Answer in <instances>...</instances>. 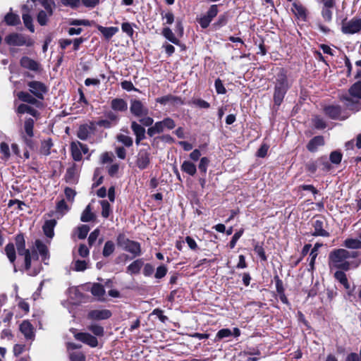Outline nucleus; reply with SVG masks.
Returning a JSON list of instances; mask_svg holds the SVG:
<instances>
[{
	"label": "nucleus",
	"mask_w": 361,
	"mask_h": 361,
	"mask_svg": "<svg viewBox=\"0 0 361 361\" xmlns=\"http://www.w3.org/2000/svg\"><path fill=\"white\" fill-rule=\"evenodd\" d=\"M116 140L121 142L127 147H130L133 145V138L128 135L124 134H118L116 136Z\"/></svg>",
	"instance_id": "37998d69"
},
{
	"label": "nucleus",
	"mask_w": 361,
	"mask_h": 361,
	"mask_svg": "<svg viewBox=\"0 0 361 361\" xmlns=\"http://www.w3.org/2000/svg\"><path fill=\"white\" fill-rule=\"evenodd\" d=\"M53 146V143L51 142V139H48L46 140L42 141L41 148H40V152L43 155L48 156L50 154V149L51 147Z\"/></svg>",
	"instance_id": "79ce46f5"
},
{
	"label": "nucleus",
	"mask_w": 361,
	"mask_h": 361,
	"mask_svg": "<svg viewBox=\"0 0 361 361\" xmlns=\"http://www.w3.org/2000/svg\"><path fill=\"white\" fill-rule=\"evenodd\" d=\"M75 338L92 348H94L98 345L97 338L88 333H78L75 334Z\"/></svg>",
	"instance_id": "ddd939ff"
},
{
	"label": "nucleus",
	"mask_w": 361,
	"mask_h": 361,
	"mask_svg": "<svg viewBox=\"0 0 361 361\" xmlns=\"http://www.w3.org/2000/svg\"><path fill=\"white\" fill-rule=\"evenodd\" d=\"M56 209L61 213H65L69 210V207L64 200H61L57 203Z\"/></svg>",
	"instance_id": "338daca9"
},
{
	"label": "nucleus",
	"mask_w": 361,
	"mask_h": 361,
	"mask_svg": "<svg viewBox=\"0 0 361 361\" xmlns=\"http://www.w3.org/2000/svg\"><path fill=\"white\" fill-rule=\"evenodd\" d=\"M71 149L73 159L76 161H80L82 157L81 153V143L80 142H72Z\"/></svg>",
	"instance_id": "4be33fe9"
},
{
	"label": "nucleus",
	"mask_w": 361,
	"mask_h": 361,
	"mask_svg": "<svg viewBox=\"0 0 361 361\" xmlns=\"http://www.w3.org/2000/svg\"><path fill=\"white\" fill-rule=\"evenodd\" d=\"M291 10L298 18L302 19L305 18L306 10L301 4L298 3H293L292 5Z\"/></svg>",
	"instance_id": "7c9ffc66"
},
{
	"label": "nucleus",
	"mask_w": 361,
	"mask_h": 361,
	"mask_svg": "<svg viewBox=\"0 0 361 361\" xmlns=\"http://www.w3.org/2000/svg\"><path fill=\"white\" fill-rule=\"evenodd\" d=\"M34 123H35L34 120L30 118L26 119L24 123V130H25V133L26 134V136L24 134H23L22 137H23L25 143L29 147H32V137L34 135V133H33Z\"/></svg>",
	"instance_id": "9b49d317"
},
{
	"label": "nucleus",
	"mask_w": 361,
	"mask_h": 361,
	"mask_svg": "<svg viewBox=\"0 0 361 361\" xmlns=\"http://www.w3.org/2000/svg\"><path fill=\"white\" fill-rule=\"evenodd\" d=\"M111 316V313L108 310H93L89 312L87 318L92 320L106 319Z\"/></svg>",
	"instance_id": "4468645a"
},
{
	"label": "nucleus",
	"mask_w": 361,
	"mask_h": 361,
	"mask_svg": "<svg viewBox=\"0 0 361 361\" xmlns=\"http://www.w3.org/2000/svg\"><path fill=\"white\" fill-rule=\"evenodd\" d=\"M336 4L329 5V6H324L322 10V16L323 18L327 21L330 22L332 19V8L335 6Z\"/></svg>",
	"instance_id": "4c0bfd02"
},
{
	"label": "nucleus",
	"mask_w": 361,
	"mask_h": 361,
	"mask_svg": "<svg viewBox=\"0 0 361 361\" xmlns=\"http://www.w3.org/2000/svg\"><path fill=\"white\" fill-rule=\"evenodd\" d=\"M181 170L190 176H194L197 172L195 164L190 161H184L181 165Z\"/></svg>",
	"instance_id": "cd10ccee"
},
{
	"label": "nucleus",
	"mask_w": 361,
	"mask_h": 361,
	"mask_svg": "<svg viewBox=\"0 0 361 361\" xmlns=\"http://www.w3.org/2000/svg\"><path fill=\"white\" fill-rule=\"evenodd\" d=\"M78 176V175L76 168L75 166H72L66 170L65 179L67 183L73 184L77 182Z\"/></svg>",
	"instance_id": "5701e85b"
},
{
	"label": "nucleus",
	"mask_w": 361,
	"mask_h": 361,
	"mask_svg": "<svg viewBox=\"0 0 361 361\" xmlns=\"http://www.w3.org/2000/svg\"><path fill=\"white\" fill-rule=\"evenodd\" d=\"M5 252L9 261L13 263L16 260V250L13 243H8L5 247Z\"/></svg>",
	"instance_id": "a19ab883"
},
{
	"label": "nucleus",
	"mask_w": 361,
	"mask_h": 361,
	"mask_svg": "<svg viewBox=\"0 0 361 361\" xmlns=\"http://www.w3.org/2000/svg\"><path fill=\"white\" fill-rule=\"evenodd\" d=\"M326 224L325 219L323 217H319L312 221V226L314 229V233H312L314 236H322V237H328L329 236V233L326 231L324 227Z\"/></svg>",
	"instance_id": "f8f14e48"
},
{
	"label": "nucleus",
	"mask_w": 361,
	"mask_h": 361,
	"mask_svg": "<svg viewBox=\"0 0 361 361\" xmlns=\"http://www.w3.org/2000/svg\"><path fill=\"white\" fill-rule=\"evenodd\" d=\"M355 257H357L355 251H348L345 249L335 250L329 255L330 266L347 271L350 269V263L348 260Z\"/></svg>",
	"instance_id": "f257e3e1"
},
{
	"label": "nucleus",
	"mask_w": 361,
	"mask_h": 361,
	"mask_svg": "<svg viewBox=\"0 0 361 361\" xmlns=\"http://www.w3.org/2000/svg\"><path fill=\"white\" fill-rule=\"evenodd\" d=\"M5 42L10 46H26L32 47L34 45V40L29 36L21 33H11L5 37Z\"/></svg>",
	"instance_id": "39448f33"
},
{
	"label": "nucleus",
	"mask_w": 361,
	"mask_h": 361,
	"mask_svg": "<svg viewBox=\"0 0 361 361\" xmlns=\"http://www.w3.org/2000/svg\"><path fill=\"white\" fill-rule=\"evenodd\" d=\"M87 329L97 336H102L104 335V329L100 325L91 324L87 327Z\"/></svg>",
	"instance_id": "3c124183"
},
{
	"label": "nucleus",
	"mask_w": 361,
	"mask_h": 361,
	"mask_svg": "<svg viewBox=\"0 0 361 361\" xmlns=\"http://www.w3.org/2000/svg\"><path fill=\"white\" fill-rule=\"evenodd\" d=\"M320 246H321L320 244L316 243L314 245V247L312 249L311 252L310 254V260L309 265L312 269L314 268V262H315L316 257L317 256V251H318L319 248L320 247Z\"/></svg>",
	"instance_id": "8fccbe9b"
},
{
	"label": "nucleus",
	"mask_w": 361,
	"mask_h": 361,
	"mask_svg": "<svg viewBox=\"0 0 361 361\" xmlns=\"http://www.w3.org/2000/svg\"><path fill=\"white\" fill-rule=\"evenodd\" d=\"M71 361H85V357L81 352L73 353L71 355Z\"/></svg>",
	"instance_id": "774afa93"
},
{
	"label": "nucleus",
	"mask_w": 361,
	"mask_h": 361,
	"mask_svg": "<svg viewBox=\"0 0 361 361\" xmlns=\"http://www.w3.org/2000/svg\"><path fill=\"white\" fill-rule=\"evenodd\" d=\"M53 13L54 12H51L49 13V11H39L37 16V23L42 26L46 25L49 21V18L53 15Z\"/></svg>",
	"instance_id": "bb28decb"
},
{
	"label": "nucleus",
	"mask_w": 361,
	"mask_h": 361,
	"mask_svg": "<svg viewBox=\"0 0 361 361\" xmlns=\"http://www.w3.org/2000/svg\"><path fill=\"white\" fill-rule=\"evenodd\" d=\"M323 161V158H319L315 161H310L305 165L306 169L311 173H314L319 166V162H322Z\"/></svg>",
	"instance_id": "49530a36"
},
{
	"label": "nucleus",
	"mask_w": 361,
	"mask_h": 361,
	"mask_svg": "<svg viewBox=\"0 0 361 361\" xmlns=\"http://www.w3.org/2000/svg\"><path fill=\"white\" fill-rule=\"evenodd\" d=\"M181 99L177 97L168 94L161 97H159L156 99V102L157 103H159L161 104H166L168 103H178L180 102Z\"/></svg>",
	"instance_id": "473e14b6"
},
{
	"label": "nucleus",
	"mask_w": 361,
	"mask_h": 361,
	"mask_svg": "<svg viewBox=\"0 0 361 361\" xmlns=\"http://www.w3.org/2000/svg\"><path fill=\"white\" fill-rule=\"evenodd\" d=\"M4 20L8 25H17L20 23V19L18 15L10 12L4 17Z\"/></svg>",
	"instance_id": "c756f323"
},
{
	"label": "nucleus",
	"mask_w": 361,
	"mask_h": 361,
	"mask_svg": "<svg viewBox=\"0 0 361 361\" xmlns=\"http://www.w3.org/2000/svg\"><path fill=\"white\" fill-rule=\"evenodd\" d=\"M37 2L40 4L42 6H43L44 8V11H49V13L51 12H54V10L56 7V4L54 0H39Z\"/></svg>",
	"instance_id": "c03bdc74"
},
{
	"label": "nucleus",
	"mask_w": 361,
	"mask_h": 361,
	"mask_svg": "<svg viewBox=\"0 0 361 361\" xmlns=\"http://www.w3.org/2000/svg\"><path fill=\"white\" fill-rule=\"evenodd\" d=\"M20 65L22 67L29 69L32 71H38L40 68V65L36 61L27 57L23 56L20 59Z\"/></svg>",
	"instance_id": "2eb2a0df"
},
{
	"label": "nucleus",
	"mask_w": 361,
	"mask_h": 361,
	"mask_svg": "<svg viewBox=\"0 0 361 361\" xmlns=\"http://www.w3.org/2000/svg\"><path fill=\"white\" fill-rule=\"evenodd\" d=\"M335 279L338 281L345 289L350 288V284L348 281L345 274L342 271H337L334 274Z\"/></svg>",
	"instance_id": "c9c22d12"
},
{
	"label": "nucleus",
	"mask_w": 361,
	"mask_h": 361,
	"mask_svg": "<svg viewBox=\"0 0 361 361\" xmlns=\"http://www.w3.org/2000/svg\"><path fill=\"white\" fill-rule=\"evenodd\" d=\"M342 154L338 151L332 152L330 154V161L335 164H338L341 161Z\"/></svg>",
	"instance_id": "e2e57ef3"
},
{
	"label": "nucleus",
	"mask_w": 361,
	"mask_h": 361,
	"mask_svg": "<svg viewBox=\"0 0 361 361\" xmlns=\"http://www.w3.org/2000/svg\"><path fill=\"white\" fill-rule=\"evenodd\" d=\"M25 257V267L26 270H28L31 267V260L32 258H38L37 254L36 253V251L32 250L31 252L30 251L28 252V253H25L23 255Z\"/></svg>",
	"instance_id": "a18cd8bd"
},
{
	"label": "nucleus",
	"mask_w": 361,
	"mask_h": 361,
	"mask_svg": "<svg viewBox=\"0 0 361 361\" xmlns=\"http://www.w3.org/2000/svg\"><path fill=\"white\" fill-rule=\"evenodd\" d=\"M97 29L104 36V37L108 39L112 37L118 31V28L116 27H106L102 25H98Z\"/></svg>",
	"instance_id": "393cba45"
},
{
	"label": "nucleus",
	"mask_w": 361,
	"mask_h": 361,
	"mask_svg": "<svg viewBox=\"0 0 361 361\" xmlns=\"http://www.w3.org/2000/svg\"><path fill=\"white\" fill-rule=\"evenodd\" d=\"M130 127L135 137H145V129L140 124L136 121H132Z\"/></svg>",
	"instance_id": "f704fd0d"
},
{
	"label": "nucleus",
	"mask_w": 361,
	"mask_h": 361,
	"mask_svg": "<svg viewBox=\"0 0 361 361\" xmlns=\"http://www.w3.org/2000/svg\"><path fill=\"white\" fill-rule=\"evenodd\" d=\"M130 111L136 117H142L147 116L149 114L148 108L141 101L137 99H132L130 101Z\"/></svg>",
	"instance_id": "9d476101"
},
{
	"label": "nucleus",
	"mask_w": 361,
	"mask_h": 361,
	"mask_svg": "<svg viewBox=\"0 0 361 361\" xmlns=\"http://www.w3.org/2000/svg\"><path fill=\"white\" fill-rule=\"evenodd\" d=\"M151 159L149 147L140 149L136 156L135 164L139 169L144 170L149 166Z\"/></svg>",
	"instance_id": "0eeeda50"
},
{
	"label": "nucleus",
	"mask_w": 361,
	"mask_h": 361,
	"mask_svg": "<svg viewBox=\"0 0 361 361\" xmlns=\"http://www.w3.org/2000/svg\"><path fill=\"white\" fill-rule=\"evenodd\" d=\"M344 245L350 249L361 248V240L358 239L349 238L345 240Z\"/></svg>",
	"instance_id": "de8ad7c7"
},
{
	"label": "nucleus",
	"mask_w": 361,
	"mask_h": 361,
	"mask_svg": "<svg viewBox=\"0 0 361 361\" xmlns=\"http://www.w3.org/2000/svg\"><path fill=\"white\" fill-rule=\"evenodd\" d=\"M35 247L36 250L35 251H37L39 254L42 257V259L43 262L48 259L49 258V253L47 246L43 243L40 240H36L35 242Z\"/></svg>",
	"instance_id": "dca6fc26"
},
{
	"label": "nucleus",
	"mask_w": 361,
	"mask_h": 361,
	"mask_svg": "<svg viewBox=\"0 0 361 361\" xmlns=\"http://www.w3.org/2000/svg\"><path fill=\"white\" fill-rule=\"evenodd\" d=\"M290 87L286 73L283 70H280L276 76L274 92V102L277 106L281 105L283 98Z\"/></svg>",
	"instance_id": "f03ea898"
},
{
	"label": "nucleus",
	"mask_w": 361,
	"mask_h": 361,
	"mask_svg": "<svg viewBox=\"0 0 361 361\" xmlns=\"http://www.w3.org/2000/svg\"><path fill=\"white\" fill-rule=\"evenodd\" d=\"M22 19L25 26L31 32H35V27L32 23V17L30 13H22Z\"/></svg>",
	"instance_id": "e433bc0d"
},
{
	"label": "nucleus",
	"mask_w": 361,
	"mask_h": 361,
	"mask_svg": "<svg viewBox=\"0 0 361 361\" xmlns=\"http://www.w3.org/2000/svg\"><path fill=\"white\" fill-rule=\"evenodd\" d=\"M61 1L63 6L72 8H78L80 4V0H61Z\"/></svg>",
	"instance_id": "0e129e2a"
},
{
	"label": "nucleus",
	"mask_w": 361,
	"mask_h": 361,
	"mask_svg": "<svg viewBox=\"0 0 361 361\" xmlns=\"http://www.w3.org/2000/svg\"><path fill=\"white\" fill-rule=\"evenodd\" d=\"M15 241L18 252L20 255H23V254L28 253V252H30V250L25 248V241L23 234H18L16 236Z\"/></svg>",
	"instance_id": "6ab92c4d"
},
{
	"label": "nucleus",
	"mask_w": 361,
	"mask_h": 361,
	"mask_svg": "<svg viewBox=\"0 0 361 361\" xmlns=\"http://www.w3.org/2000/svg\"><path fill=\"white\" fill-rule=\"evenodd\" d=\"M232 336V331L229 329H222L219 330L216 335V341L221 340Z\"/></svg>",
	"instance_id": "603ef678"
},
{
	"label": "nucleus",
	"mask_w": 361,
	"mask_h": 361,
	"mask_svg": "<svg viewBox=\"0 0 361 361\" xmlns=\"http://www.w3.org/2000/svg\"><path fill=\"white\" fill-rule=\"evenodd\" d=\"M324 145V140L323 136L318 135L314 137L312 139L310 140V142L307 145V149L311 152H315L319 147L323 146Z\"/></svg>",
	"instance_id": "f3484780"
},
{
	"label": "nucleus",
	"mask_w": 361,
	"mask_h": 361,
	"mask_svg": "<svg viewBox=\"0 0 361 361\" xmlns=\"http://www.w3.org/2000/svg\"><path fill=\"white\" fill-rule=\"evenodd\" d=\"M21 333L27 339H32L34 337V331L32 325L27 321H23L20 325Z\"/></svg>",
	"instance_id": "a211bd4d"
},
{
	"label": "nucleus",
	"mask_w": 361,
	"mask_h": 361,
	"mask_svg": "<svg viewBox=\"0 0 361 361\" xmlns=\"http://www.w3.org/2000/svg\"><path fill=\"white\" fill-rule=\"evenodd\" d=\"M209 164V160L207 157H202L200 159V161L198 165L199 170L204 175L207 173V167Z\"/></svg>",
	"instance_id": "6e6d98bb"
},
{
	"label": "nucleus",
	"mask_w": 361,
	"mask_h": 361,
	"mask_svg": "<svg viewBox=\"0 0 361 361\" xmlns=\"http://www.w3.org/2000/svg\"><path fill=\"white\" fill-rule=\"evenodd\" d=\"M90 134L89 128L87 126H81L78 132V137L80 140H86Z\"/></svg>",
	"instance_id": "5fc2aeb1"
},
{
	"label": "nucleus",
	"mask_w": 361,
	"mask_h": 361,
	"mask_svg": "<svg viewBox=\"0 0 361 361\" xmlns=\"http://www.w3.org/2000/svg\"><path fill=\"white\" fill-rule=\"evenodd\" d=\"M18 97L21 101L31 104H35L37 102V99L32 95L26 92H19L18 93Z\"/></svg>",
	"instance_id": "72a5a7b5"
},
{
	"label": "nucleus",
	"mask_w": 361,
	"mask_h": 361,
	"mask_svg": "<svg viewBox=\"0 0 361 361\" xmlns=\"http://www.w3.org/2000/svg\"><path fill=\"white\" fill-rule=\"evenodd\" d=\"M91 293L93 295L100 298L104 295L105 290L102 285L94 283L92 286Z\"/></svg>",
	"instance_id": "09e8293b"
},
{
	"label": "nucleus",
	"mask_w": 361,
	"mask_h": 361,
	"mask_svg": "<svg viewBox=\"0 0 361 361\" xmlns=\"http://www.w3.org/2000/svg\"><path fill=\"white\" fill-rule=\"evenodd\" d=\"M254 251L261 258L262 260H267L264 250L261 245L257 243L254 247Z\"/></svg>",
	"instance_id": "052dcab7"
},
{
	"label": "nucleus",
	"mask_w": 361,
	"mask_h": 361,
	"mask_svg": "<svg viewBox=\"0 0 361 361\" xmlns=\"http://www.w3.org/2000/svg\"><path fill=\"white\" fill-rule=\"evenodd\" d=\"M111 107L114 111H125L128 109V104L124 99L116 98L111 100Z\"/></svg>",
	"instance_id": "aec40b11"
},
{
	"label": "nucleus",
	"mask_w": 361,
	"mask_h": 361,
	"mask_svg": "<svg viewBox=\"0 0 361 361\" xmlns=\"http://www.w3.org/2000/svg\"><path fill=\"white\" fill-rule=\"evenodd\" d=\"M56 225L55 219H50L45 221L43 226V231L46 236L52 238L54 235V229Z\"/></svg>",
	"instance_id": "412c9836"
},
{
	"label": "nucleus",
	"mask_w": 361,
	"mask_h": 361,
	"mask_svg": "<svg viewBox=\"0 0 361 361\" xmlns=\"http://www.w3.org/2000/svg\"><path fill=\"white\" fill-rule=\"evenodd\" d=\"M115 250V245L113 241L108 240L105 243L102 255L104 257H107L113 254Z\"/></svg>",
	"instance_id": "ea45409f"
},
{
	"label": "nucleus",
	"mask_w": 361,
	"mask_h": 361,
	"mask_svg": "<svg viewBox=\"0 0 361 361\" xmlns=\"http://www.w3.org/2000/svg\"><path fill=\"white\" fill-rule=\"evenodd\" d=\"M17 112L18 114L27 113L35 117L37 116L38 115V111L36 109L24 104H21L18 106Z\"/></svg>",
	"instance_id": "2f4dec72"
},
{
	"label": "nucleus",
	"mask_w": 361,
	"mask_h": 361,
	"mask_svg": "<svg viewBox=\"0 0 361 361\" xmlns=\"http://www.w3.org/2000/svg\"><path fill=\"white\" fill-rule=\"evenodd\" d=\"M90 231L87 225H81L78 228V236L80 239H85Z\"/></svg>",
	"instance_id": "4d7b16f0"
},
{
	"label": "nucleus",
	"mask_w": 361,
	"mask_h": 361,
	"mask_svg": "<svg viewBox=\"0 0 361 361\" xmlns=\"http://www.w3.org/2000/svg\"><path fill=\"white\" fill-rule=\"evenodd\" d=\"M30 92L39 99H44V94L47 93L48 89L47 86L39 81H30L27 82Z\"/></svg>",
	"instance_id": "6e6552de"
},
{
	"label": "nucleus",
	"mask_w": 361,
	"mask_h": 361,
	"mask_svg": "<svg viewBox=\"0 0 361 361\" xmlns=\"http://www.w3.org/2000/svg\"><path fill=\"white\" fill-rule=\"evenodd\" d=\"M117 245L122 250L130 253L133 258L138 257L141 255L140 244L136 241L131 240L126 236L120 233L116 239Z\"/></svg>",
	"instance_id": "20e7f679"
},
{
	"label": "nucleus",
	"mask_w": 361,
	"mask_h": 361,
	"mask_svg": "<svg viewBox=\"0 0 361 361\" xmlns=\"http://www.w3.org/2000/svg\"><path fill=\"white\" fill-rule=\"evenodd\" d=\"M361 30V19L353 18L342 23L341 30L345 34H355Z\"/></svg>",
	"instance_id": "1a4fd4ad"
},
{
	"label": "nucleus",
	"mask_w": 361,
	"mask_h": 361,
	"mask_svg": "<svg viewBox=\"0 0 361 361\" xmlns=\"http://www.w3.org/2000/svg\"><path fill=\"white\" fill-rule=\"evenodd\" d=\"M162 35L171 43L179 45L180 40L175 36V34L172 32L171 28L166 27L163 28L161 32Z\"/></svg>",
	"instance_id": "a878e982"
},
{
	"label": "nucleus",
	"mask_w": 361,
	"mask_h": 361,
	"mask_svg": "<svg viewBox=\"0 0 361 361\" xmlns=\"http://www.w3.org/2000/svg\"><path fill=\"white\" fill-rule=\"evenodd\" d=\"M324 112L331 118H338L341 115V108L338 106H329L325 107Z\"/></svg>",
	"instance_id": "c85d7f7f"
},
{
	"label": "nucleus",
	"mask_w": 361,
	"mask_h": 361,
	"mask_svg": "<svg viewBox=\"0 0 361 361\" xmlns=\"http://www.w3.org/2000/svg\"><path fill=\"white\" fill-rule=\"evenodd\" d=\"M219 12L217 5H212L205 15L210 20H212L216 16Z\"/></svg>",
	"instance_id": "680f3d73"
},
{
	"label": "nucleus",
	"mask_w": 361,
	"mask_h": 361,
	"mask_svg": "<svg viewBox=\"0 0 361 361\" xmlns=\"http://www.w3.org/2000/svg\"><path fill=\"white\" fill-rule=\"evenodd\" d=\"M101 206H102V216L104 218L109 217L111 212L110 209V204L106 200H102L100 202Z\"/></svg>",
	"instance_id": "864d4df0"
},
{
	"label": "nucleus",
	"mask_w": 361,
	"mask_h": 361,
	"mask_svg": "<svg viewBox=\"0 0 361 361\" xmlns=\"http://www.w3.org/2000/svg\"><path fill=\"white\" fill-rule=\"evenodd\" d=\"M87 269V262L85 260H75L74 262L73 269L76 271H83Z\"/></svg>",
	"instance_id": "13d9d810"
},
{
	"label": "nucleus",
	"mask_w": 361,
	"mask_h": 361,
	"mask_svg": "<svg viewBox=\"0 0 361 361\" xmlns=\"http://www.w3.org/2000/svg\"><path fill=\"white\" fill-rule=\"evenodd\" d=\"M176 127L175 121L170 117H166L161 121L156 122L154 126L147 129V134L149 137H153L156 134H159L165 129L172 130Z\"/></svg>",
	"instance_id": "423d86ee"
},
{
	"label": "nucleus",
	"mask_w": 361,
	"mask_h": 361,
	"mask_svg": "<svg viewBox=\"0 0 361 361\" xmlns=\"http://www.w3.org/2000/svg\"><path fill=\"white\" fill-rule=\"evenodd\" d=\"M94 219V214L91 212L90 205H87L82 215L80 216V220L82 222H89Z\"/></svg>",
	"instance_id": "58836bf2"
},
{
	"label": "nucleus",
	"mask_w": 361,
	"mask_h": 361,
	"mask_svg": "<svg viewBox=\"0 0 361 361\" xmlns=\"http://www.w3.org/2000/svg\"><path fill=\"white\" fill-rule=\"evenodd\" d=\"M144 262L141 259L135 260L127 267V272L131 275L138 274Z\"/></svg>",
	"instance_id": "b1692460"
},
{
	"label": "nucleus",
	"mask_w": 361,
	"mask_h": 361,
	"mask_svg": "<svg viewBox=\"0 0 361 361\" xmlns=\"http://www.w3.org/2000/svg\"><path fill=\"white\" fill-rule=\"evenodd\" d=\"M314 126L317 129H324L326 128L325 121L319 116H315L313 118Z\"/></svg>",
	"instance_id": "69168bd1"
},
{
	"label": "nucleus",
	"mask_w": 361,
	"mask_h": 361,
	"mask_svg": "<svg viewBox=\"0 0 361 361\" xmlns=\"http://www.w3.org/2000/svg\"><path fill=\"white\" fill-rule=\"evenodd\" d=\"M349 94L341 97L345 106L352 111L359 110V100L361 99V81L356 82L349 89Z\"/></svg>",
	"instance_id": "7ed1b4c3"
},
{
	"label": "nucleus",
	"mask_w": 361,
	"mask_h": 361,
	"mask_svg": "<svg viewBox=\"0 0 361 361\" xmlns=\"http://www.w3.org/2000/svg\"><path fill=\"white\" fill-rule=\"evenodd\" d=\"M227 21H228L227 16L226 14H223V15L219 16L217 21L216 23H214L213 25L216 29H219V28L224 26L227 23Z\"/></svg>",
	"instance_id": "bf43d9fd"
}]
</instances>
